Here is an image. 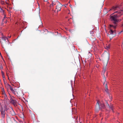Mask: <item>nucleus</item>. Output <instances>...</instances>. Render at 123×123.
<instances>
[{"mask_svg":"<svg viewBox=\"0 0 123 123\" xmlns=\"http://www.w3.org/2000/svg\"><path fill=\"white\" fill-rule=\"evenodd\" d=\"M110 10H113L114 13L110 15V19L113 21V23L116 27L117 23L118 22L117 18L120 17L123 14V8H120L118 6H113Z\"/></svg>","mask_w":123,"mask_h":123,"instance_id":"1","label":"nucleus"},{"mask_svg":"<svg viewBox=\"0 0 123 123\" xmlns=\"http://www.w3.org/2000/svg\"><path fill=\"white\" fill-rule=\"evenodd\" d=\"M97 103L96 105L95 110L96 112H98L100 109H103L105 106L102 101L100 102L99 100H97Z\"/></svg>","mask_w":123,"mask_h":123,"instance_id":"2","label":"nucleus"},{"mask_svg":"<svg viewBox=\"0 0 123 123\" xmlns=\"http://www.w3.org/2000/svg\"><path fill=\"white\" fill-rule=\"evenodd\" d=\"M110 26L111 27L110 28V32L111 36H110L109 37L110 39L111 40L115 36L116 34V33L115 31L112 29V28H113L115 29L116 28V27L115 26L111 25H110Z\"/></svg>","mask_w":123,"mask_h":123,"instance_id":"3","label":"nucleus"},{"mask_svg":"<svg viewBox=\"0 0 123 123\" xmlns=\"http://www.w3.org/2000/svg\"><path fill=\"white\" fill-rule=\"evenodd\" d=\"M6 40H8L7 38L4 35H2V37L0 38V42L2 46H5L8 43Z\"/></svg>","mask_w":123,"mask_h":123,"instance_id":"4","label":"nucleus"},{"mask_svg":"<svg viewBox=\"0 0 123 123\" xmlns=\"http://www.w3.org/2000/svg\"><path fill=\"white\" fill-rule=\"evenodd\" d=\"M6 111H7V112L12 116H14L15 114V112L12 107L7 109Z\"/></svg>","mask_w":123,"mask_h":123,"instance_id":"5","label":"nucleus"},{"mask_svg":"<svg viewBox=\"0 0 123 123\" xmlns=\"http://www.w3.org/2000/svg\"><path fill=\"white\" fill-rule=\"evenodd\" d=\"M0 110L1 112V117L3 118H4L5 117V114L6 113L5 112V109H3V108H1Z\"/></svg>","mask_w":123,"mask_h":123,"instance_id":"6","label":"nucleus"},{"mask_svg":"<svg viewBox=\"0 0 123 123\" xmlns=\"http://www.w3.org/2000/svg\"><path fill=\"white\" fill-rule=\"evenodd\" d=\"M62 7V5L60 3H59L58 5L56 6V9H57V12L61 10V7Z\"/></svg>","mask_w":123,"mask_h":123,"instance_id":"7","label":"nucleus"},{"mask_svg":"<svg viewBox=\"0 0 123 123\" xmlns=\"http://www.w3.org/2000/svg\"><path fill=\"white\" fill-rule=\"evenodd\" d=\"M5 85L6 88L7 89V90L9 89L11 87V86L9 85L6 82H5Z\"/></svg>","mask_w":123,"mask_h":123,"instance_id":"8","label":"nucleus"},{"mask_svg":"<svg viewBox=\"0 0 123 123\" xmlns=\"http://www.w3.org/2000/svg\"><path fill=\"white\" fill-rule=\"evenodd\" d=\"M107 107L108 108H109L110 110H112L113 111V106L112 105H108V106H107Z\"/></svg>","mask_w":123,"mask_h":123,"instance_id":"9","label":"nucleus"},{"mask_svg":"<svg viewBox=\"0 0 123 123\" xmlns=\"http://www.w3.org/2000/svg\"><path fill=\"white\" fill-rule=\"evenodd\" d=\"M9 89L12 92H13V93L14 94H15V93H16L15 92H16L15 91V89H13L12 87L11 86L10 88Z\"/></svg>","mask_w":123,"mask_h":123,"instance_id":"10","label":"nucleus"},{"mask_svg":"<svg viewBox=\"0 0 123 123\" xmlns=\"http://www.w3.org/2000/svg\"><path fill=\"white\" fill-rule=\"evenodd\" d=\"M11 103H12L14 105H16V101L14 99H12L11 101Z\"/></svg>","mask_w":123,"mask_h":123,"instance_id":"11","label":"nucleus"},{"mask_svg":"<svg viewBox=\"0 0 123 123\" xmlns=\"http://www.w3.org/2000/svg\"><path fill=\"white\" fill-rule=\"evenodd\" d=\"M107 62H108L109 58V54L108 53H107Z\"/></svg>","mask_w":123,"mask_h":123,"instance_id":"12","label":"nucleus"},{"mask_svg":"<svg viewBox=\"0 0 123 123\" xmlns=\"http://www.w3.org/2000/svg\"><path fill=\"white\" fill-rule=\"evenodd\" d=\"M110 47V44L106 45L105 47V48L106 49H109Z\"/></svg>","mask_w":123,"mask_h":123,"instance_id":"13","label":"nucleus"},{"mask_svg":"<svg viewBox=\"0 0 123 123\" xmlns=\"http://www.w3.org/2000/svg\"><path fill=\"white\" fill-rule=\"evenodd\" d=\"M1 73L2 76L3 78L5 79V77L4 75V73L3 71H1Z\"/></svg>","mask_w":123,"mask_h":123,"instance_id":"14","label":"nucleus"},{"mask_svg":"<svg viewBox=\"0 0 123 123\" xmlns=\"http://www.w3.org/2000/svg\"><path fill=\"white\" fill-rule=\"evenodd\" d=\"M0 12H3L4 13V11L3 10L2 8L0 7Z\"/></svg>","mask_w":123,"mask_h":123,"instance_id":"15","label":"nucleus"},{"mask_svg":"<svg viewBox=\"0 0 123 123\" xmlns=\"http://www.w3.org/2000/svg\"><path fill=\"white\" fill-rule=\"evenodd\" d=\"M105 88H106V90H107L108 89V88L107 85L106 84H105Z\"/></svg>","mask_w":123,"mask_h":123,"instance_id":"16","label":"nucleus"},{"mask_svg":"<svg viewBox=\"0 0 123 123\" xmlns=\"http://www.w3.org/2000/svg\"><path fill=\"white\" fill-rule=\"evenodd\" d=\"M2 91H3V93L4 94L6 95V94L5 93V91H4V90L3 88L2 89Z\"/></svg>","mask_w":123,"mask_h":123,"instance_id":"17","label":"nucleus"},{"mask_svg":"<svg viewBox=\"0 0 123 123\" xmlns=\"http://www.w3.org/2000/svg\"><path fill=\"white\" fill-rule=\"evenodd\" d=\"M105 104L106 105L107 107V106H108V105H109L107 102H105Z\"/></svg>","mask_w":123,"mask_h":123,"instance_id":"18","label":"nucleus"},{"mask_svg":"<svg viewBox=\"0 0 123 123\" xmlns=\"http://www.w3.org/2000/svg\"><path fill=\"white\" fill-rule=\"evenodd\" d=\"M3 80H4V83L5 84V82H6V81H5V79H4V78H3Z\"/></svg>","mask_w":123,"mask_h":123,"instance_id":"19","label":"nucleus"},{"mask_svg":"<svg viewBox=\"0 0 123 123\" xmlns=\"http://www.w3.org/2000/svg\"><path fill=\"white\" fill-rule=\"evenodd\" d=\"M0 68L1 69H3V67H2V66H0Z\"/></svg>","mask_w":123,"mask_h":123,"instance_id":"20","label":"nucleus"},{"mask_svg":"<svg viewBox=\"0 0 123 123\" xmlns=\"http://www.w3.org/2000/svg\"><path fill=\"white\" fill-rule=\"evenodd\" d=\"M105 70H104L103 71H104V73H105Z\"/></svg>","mask_w":123,"mask_h":123,"instance_id":"21","label":"nucleus"},{"mask_svg":"<svg viewBox=\"0 0 123 123\" xmlns=\"http://www.w3.org/2000/svg\"><path fill=\"white\" fill-rule=\"evenodd\" d=\"M104 80H105V82L106 81V79H105V77H104Z\"/></svg>","mask_w":123,"mask_h":123,"instance_id":"22","label":"nucleus"},{"mask_svg":"<svg viewBox=\"0 0 123 123\" xmlns=\"http://www.w3.org/2000/svg\"><path fill=\"white\" fill-rule=\"evenodd\" d=\"M52 4H53H53H54V5H55V4H54V3H53V2H52Z\"/></svg>","mask_w":123,"mask_h":123,"instance_id":"23","label":"nucleus"},{"mask_svg":"<svg viewBox=\"0 0 123 123\" xmlns=\"http://www.w3.org/2000/svg\"><path fill=\"white\" fill-rule=\"evenodd\" d=\"M43 1H47V0H43Z\"/></svg>","mask_w":123,"mask_h":123,"instance_id":"24","label":"nucleus"},{"mask_svg":"<svg viewBox=\"0 0 123 123\" xmlns=\"http://www.w3.org/2000/svg\"><path fill=\"white\" fill-rule=\"evenodd\" d=\"M123 32V31H121V32L120 33H120L121 32Z\"/></svg>","mask_w":123,"mask_h":123,"instance_id":"25","label":"nucleus"},{"mask_svg":"<svg viewBox=\"0 0 123 123\" xmlns=\"http://www.w3.org/2000/svg\"><path fill=\"white\" fill-rule=\"evenodd\" d=\"M33 116H34V114H33Z\"/></svg>","mask_w":123,"mask_h":123,"instance_id":"26","label":"nucleus"},{"mask_svg":"<svg viewBox=\"0 0 123 123\" xmlns=\"http://www.w3.org/2000/svg\"><path fill=\"white\" fill-rule=\"evenodd\" d=\"M122 26L123 27V24L122 25Z\"/></svg>","mask_w":123,"mask_h":123,"instance_id":"27","label":"nucleus"},{"mask_svg":"<svg viewBox=\"0 0 123 123\" xmlns=\"http://www.w3.org/2000/svg\"><path fill=\"white\" fill-rule=\"evenodd\" d=\"M122 26L123 27V24L122 25Z\"/></svg>","mask_w":123,"mask_h":123,"instance_id":"28","label":"nucleus"},{"mask_svg":"<svg viewBox=\"0 0 123 123\" xmlns=\"http://www.w3.org/2000/svg\"><path fill=\"white\" fill-rule=\"evenodd\" d=\"M105 84V82L104 83V84Z\"/></svg>","mask_w":123,"mask_h":123,"instance_id":"29","label":"nucleus"},{"mask_svg":"<svg viewBox=\"0 0 123 123\" xmlns=\"http://www.w3.org/2000/svg\"><path fill=\"white\" fill-rule=\"evenodd\" d=\"M8 79H9V78H8Z\"/></svg>","mask_w":123,"mask_h":123,"instance_id":"30","label":"nucleus"}]
</instances>
